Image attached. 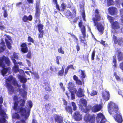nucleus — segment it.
<instances>
[{
    "label": "nucleus",
    "instance_id": "ddd939ff",
    "mask_svg": "<svg viewBox=\"0 0 123 123\" xmlns=\"http://www.w3.org/2000/svg\"><path fill=\"white\" fill-rule=\"evenodd\" d=\"M54 118L55 122L58 123H62L63 122V118L61 116L58 114L54 115Z\"/></svg>",
    "mask_w": 123,
    "mask_h": 123
},
{
    "label": "nucleus",
    "instance_id": "2f4dec72",
    "mask_svg": "<svg viewBox=\"0 0 123 123\" xmlns=\"http://www.w3.org/2000/svg\"><path fill=\"white\" fill-rule=\"evenodd\" d=\"M81 81L77 79V85L82 86H83L84 84V80L83 79H81Z\"/></svg>",
    "mask_w": 123,
    "mask_h": 123
},
{
    "label": "nucleus",
    "instance_id": "c756f323",
    "mask_svg": "<svg viewBox=\"0 0 123 123\" xmlns=\"http://www.w3.org/2000/svg\"><path fill=\"white\" fill-rule=\"evenodd\" d=\"M65 109L67 112L71 114H72V110L71 107L69 106H66L65 107Z\"/></svg>",
    "mask_w": 123,
    "mask_h": 123
},
{
    "label": "nucleus",
    "instance_id": "13d9d810",
    "mask_svg": "<svg viewBox=\"0 0 123 123\" xmlns=\"http://www.w3.org/2000/svg\"><path fill=\"white\" fill-rule=\"evenodd\" d=\"M34 79H37L39 78V76L37 73H34Z\"/></svg>",
    "mask_w": 123,
    "mask_h": 123
},
{
    "label": "nucleus",
    "instance_id": "c85d7f7f",
    "mask_svg": "<svg viewBox=\"0 0 123 123\" xmlns=\"http://www.w3.org/2000/svg\"><path fill=\"white\" fill-rule=\"evenodd\" d=\"M83 36H80V42L83 43L84 44V45H85L86 43V42L85 41V37L86 36V32H85V35L84 36L83 35Z\"/></svg>",
    "mask_w": 123,
    "mask_h": 123
},
{
    "label": "nucleus",
    "instance_id": "7ed1b4c3",
    "mask_svg": "<svg viewBox=\"0 0 123 123\" xmlns=\"http://www.w3.org/2000/svg\"><path fill=\"white\" fill-rule=\"evenodd\" d=\"M18 101H15L14 103L13 108L14 110L17 111V112H15L14 113V117L19 119L20 118V117L18 113H20L21 116L23 117L25 116L26 111L25 108L22 107H19V106H18Z\"/></svg>",
    "mask_w": 123,
    "mask_h": 123
},
{
    "label": "nucleus",
    "instance_id": "f3484780",
    "mask_svg": "<svg viewBox=\"0 0 123 123\" xmlns=\"http://www.w3.org/2000/svg\"><path fill=\"white\" fill-rule=\"evenodd\" d=\"M6 48L5 43L3 39H1L0 43V53L3 52Z\"/></svg>",
    "mask_w": 123,
    "mask_h": 123
},
{
    "label": "nucleus",
    "instance_id": "f257e3e1",
    "mask_svg": "<svg viewBox=\"0 0 123 123\" xmlns=\"http://www.w3.org/2000/svg\"><path fill=\"white\" fill-rule=\"evenodd\" d=\"M108 110L110 114H112V116L116 121L119 123L122 122V117L121 113L118 112V108L117 105L111 102L109 104Z\"/></svg>",
    "mask_w": 123,
    "mask_h": 123
},
{
    "label": "nucleus",
    "instance_id": "0eeeda50",
    "mask_svg": "<svg viewBox=\"0 0 123 123\" xmlns=\"http://www.w3.org/2000/svg\"><path fill=\"white\" fill-rule=\"evenodd\" d=\"M96 120L97 123H105L106 121L104 116L101 113L97 115Z\"/></svg>",
    "mask_w": 123,
    "mask_h": 123
},
{
    "label": "nucleus",
    "instance_id": "4d7b16f0",
    "mask_svg": "<svg viewBox=\"0 0 123 123\" xmlns=\"http://www.w3.org/2000/svg\"><path fill=\"white\" fill-rule=\"evenodd\" d=\"M97 92L96 91H92L90 94L91 96H94L95 95H96L97 94Z\"/></svg>",
    "mask_w": 123,
    "mask_h": 123
},
{
    "label": "nucleus",
    "instance_id": "bf43d9fd",
    "mask_svg": "<svg viewBox=\"0 0 123 123\" xmlns=\"http://www.w3.org/2000/svg\"><path fill=\"white\" fill-rule=\"evenodd\" d=\"M62 58L60 56H57L56 57V63L58 65L60 64V63L59 62V59H61Z\"/></svg>",
    "mask_w": 123,
    "mask_h": 123
},
{
    "label": "nucleus",
    "instance_id": "bb28decb",
    "mask_svg": "<svg viewBox=\"0 0 123 123\" xmlns=\"http://www.w3.org/2000/svg\"><path fill=\"white\" fill-rule=\"evenodd\" d=\"M118 59L119 61L122 60L123 58V54L122 53L121 50H119L117 51Z\"/></svg>",
    "mask_w": 123,
    "mask_h": 123
},
{
    "label": "nucleus",
    "instance_id": "393cba45",
    "mask_svg": "<svg viewBox=\"0 0 123 123\" xmlns=\"http://www.w3.org/2000/svg\"><path fill=\"white\" fill-rule=\"evenodd\" d=\"M111 25L112 28L114 29H118L119 28V24L117 21L113 22L111 24Z\"/></svg>",
    "mask_w": 123,
    "mask_h": 123
},
{
    "label": "nucleus",
    "instance_id": "c03bdc74",
    "mask_svg": "<svg viewBox=\"0 0 123 123\" xmlns=\"http://www.w3.org/2000/svg\"><path fill=\"white\" fill-rule=\"evenodd\" d=\"M72 105L73 107V110L74 111H75L77 109V107L76 106L75 103L74 102H72Z\"/></svg>",
    "mask_w": 123,
    "mask_h": 123
},
{
    "label": "nucleus",
    "instance_id": "37998d69",
    "mask_svg": "<svg viewBox=\"0 0 123 123\" xmlns=\"http://www.w3.org/2000/svg\"><path fill=\"white\" fill-rule=\"evenodd\" d=\"M1 22H0V30L3 31L6 29V27L4 25H2Z\"/></svg>",
    "mask_w": 123,
    "mask_h": 123
},
{
    "label": "nucleus",
    "instance_id": "a878e982",
    "mask_svg": "<svg viewBox=\"0 0 123 123\" xmlns=\"http://www.w3.org/2000/svg\"><path fill=\"white\" fill-rule=\"evenodd\" d=\"M95 117L94 114L90 115L89 122L90 123H94L95 121Z\"/></svg>",
    "mask_w": 123,
    "mask_h": 123
},
{
    "label": "nucleus",
    "instance_id": "0e129e2a",
    "mask_svg": "<svg viewBox=\"0 0 123 123\" xmlns=\"http://www.w3.org/2000/svg\"><path fill=\"white\" fill-rule=\"evenodd\" d=\"M18 98L17 96V95H14L13 97V100L14 101V102L16 101H18H18Z\"/></svg>",
    "mask_w": 123,
    "mask_h": 123
},
{
    "label": "nucleus",
    "instance_id": "5fc2aeb1",
    "mask_svg": "<svg viewBox=\"0 0 123 123\" xmlns=\"http://www.w3.org/2000/svg\"><path fill=\"white\" fill-rule=\"evenodd\" d=\"M116 2L118 4H120L121 3L123 7V0H116Z\"/></svg>",
    "mask_w": 123,
    "mask_h": 123
},
{
    "label": "nucleus",
    "instance_id": "49530a36",
    "mask_svg": "<svg viewBox=\"0 0 123 123\" xmlns=\"http://www.w3.org/2000/svg\"><path fill=\"white\" fill-rule=\"evenodd\" d=\"M26 57L29 59H31V51H29L26 55Z\"/></svg>",
    "mask_w": 123,
    "mask_h": 123
},
{
    "label": "nucleus",
    "instance_id": "6e6d98bb",
    "mask_svg": "<svg viewBox=\"0 0 123 123\" xmlns=\"http://www.w3.org/2000/svg\"><path fill=\"white\" fill-rule=\"evenodd\" d=\"M58 51L59 53L62 54H64V51L62 49V47H61L60 48L58 49Z\"/></svg>",
    "mask_w": 123,
    "mask_h": 123
},
{
    "label": "nucleus",
    "instance_id": "f8f14e48",
    "mask_svg": "<svg viewBox=\"0 0 123 123\" xmlns=\"http://www.w3.org/2000/svg\"><path fill=\"white\" fill-rule=\"evenodd\" d=\"M20 46L21 47V51L22 52L25 53L28 52V49L27 45L26 43H22L20 44Z\"/></svg>",
    "mask_w": 123,
    "mask_h": 123
},
{
    "label": "nucleus",
    "instance_id": "4468645a",
    "mask_svg": "<svg viewBox=\"0 0 123 123\" xmlns=\"http://www.w3.org/2000/svg\"><path fill=\"white\" fill-rule=\"evenodd\" d=\"M113 40L115 44H118L119 45H121L123 43L122 40L121 38H118L117 37L113 35Z\"/></svg>",
    "mask_w": 123,
    "mask_h": 123
},
{
    "label": "nucleus",
    "instance_id": "4be33fe9",
    "mask_svg": "<svg viewBox=\"0 0 123 123\" xmlns=\"http://www.w3.org/2000/svg\"><path fill=\"white\" fill-rule=\"evenodd\" d=\"M78 75L81 79H83L85 78L86 75L85 74L84 71L81 70H79L78 71Z\"/></svg>",
    "mask_w": 123,
    "mask_h": 123
},
{
    "label": "nucleus",
    "instance_id": "8fccbe9b",
    "mask_svg": "<svg viewBox=\"0 0 123 123\" xmlns=\"http://www.w3.org/2000/svg\"><path fill=\"white\" fill-rule=\"evenodd\" d=\"M82 119L81 115L80 114L79 112H77V121L81 120Z\"/></svg>",
    "mask_w": 123,
    "mask_h": 123
},
{
    "label": "nucleus",
    "instance_id": "1a4fd4ad",
    "mask_svg": "<svg viewBox=\"0 0 123 123\" xmlns=\"http://www.w3.org/2000/svg\"><path fill=\"white\" fill-rule=\"evenodd\" d=\"M36 11L35 13L34 18L35 19H37L39 22H40V12L39 7V5L37 4H36L35 7Z\"/></svg>",
    "mask_w": 123,
    "mask_h": 123
},
{
    "label": "nucleus",
    "instance_id": "ea45409f",
    "mask_svg": "<svg viewBox=\"0 0 123 123\" xmlns=\"http://www.w3.org/2000/svg\"><path fill=\"white\" fill-rule=\"evenodd\" d=\"M66 6L65 4L64 3H62L61 5L60 11L63 12L64 11Z\"/></svg>",
    "mask_w": 123,
    "mask_h": 123
},
{
    "label": "nucleus",
    "instance_id": "4c0bfd02",
    "mask_svg": "<svg viewBox=\"0 0 123 123\" xmlns=\"http://www.w3.org/2000/svg\"><path fill=\"white\" fill-rule=\"evenodd\" d=\"M45 108L47 111L50 109L51 105L50 103L47 104L45 105Z\"/></svg>",
    "mask_w": 123,
    "mask_h": 123
},
{
    "label": "nucleus",
    "instance_id": "864d4df0",
    "mask_svg": "<svg viewBox=\"0 0 123 123\" xmlns=\"http://www.w3.org/2000/svg\"><path fill=\"white\" fill-rule=\"evenodd\" d=\"M3 14L4 17V18H6L8 16L7 11L6 10H4L3 12Z\"/></svg>",
    "mask_w": 123,
    "mask_h": 123
},
{
    "label": "nucleus",
    "instance_id": "69168bd1",
    "mask_svg": "<svg viewBox=\"0 0 123 123\" xmlns=\"http://www.w3.org/2000/svg\"><path fill=\"white\" fill-rule=\"evenodd\" d=\"M6 119L4 118L2 119H0V123H5L6 121Z\"/></svg>",
    "mask_w": 123,
    "mask_h": 123
},
{
    "label": "nucleus",
    "instance_id": "79ce46f5",
    "mask_svg": "<svg viewBox=\"0 0 123 123\" xmlns=\"http://www.w3.org/2000/svg\"><path fill=\"white\" fill-rule=\"evenodd\" d=\"M21 103L20 104V107H23L25 105V99H21Z\"/></svg>",
    "mask_w": 123,
    "mask_h": 123
},
{
    "label": "nucleus",
    "instance_id": "09e8293b",
    "mask_svg": "<svg viewBox=\"0 0 123 123\" xmlns=\"http://www.w3.org/2000/svg\"><path fill=\"white\" fill-rule=\"evenodd\" d=\"M13 84L14 85H17V87L19 88H20L21 87V85L18 84V83L16 81V80H14L13 81Z\"/></svg>",
    "mask_w": 123,
    "mask_h": 123
},
{
    "label": "nucleus",
    "instance_id": "72a5a7b5",
    "mask_svg": "<svg viewBox=\"0 0 123 123\" xmlns=\"http://www.w3.org/2000/svg\"><path fill=\"white\" fill-rule=\"evenodd\" d=\"M39 33L38 34V38H42L44 34V30L38 31Z\"/></svg>",
    "mask_w": 123,
    "mask_h": 123
},
{
    "label": "nucleus",
    "instance_id": "e2e57ef3",
    "mask_svg": "<svg viewBox=\"0 0 123 123\" xmlns=\"http://www.w3.org/2000/svg\"><path fill=\"white\" fill-rule=\"evenodd\" d=\"M116 57L115 56H114L113 57V63H114V66L116 67V60L115 59Z\"/></svg>",
    "mask_w": 123,
    "mask_h": 123
},
{
    "label": "nucleus",
    "instance_id": "6ab92c4d",
    "mask_svg": "<svg viewBox=\"0 0 123 123\" xmlns=\"http://www.w3.org/2000/svg\"><path fill=\"white\" fill-rule=\"evenodd\" d=\"M102 108L101 105H97L93 106L92 109V111L96 112L100 110Z\"/></svg>",
    "mask_w": 123,
    "mask_h": 123
},
{
    "label": "nucleus",
    "instance_id": "c9c22d12",
    "mask_svg": "<svg viewBox=\"0 0 123 123\" xmlns=\"http://www.w3.org/2000/svg\"><path fill=\"white\" fill-rule=\"evenodd\" d=\"M38 31L43 30V25L41 24H39L37 25Z\"/></svg>",
    "mask_w": 123,
    "mask_h": 123
},
{
    "label": "nucleus",
    "instance_id": "2eb2a0df",
    "mask_svg": "<svg viewBox=\"0 0 123 123\" xmlns=\"http://www.w3.org/2000/svg\"><path fill=\"white\" fill-rule=\"evenodd\" d=\"M78 25L82 35L84 36H85L86 28L85 26L83 25V22L81 20L79 22Z\"/></svg>",
    "mask_w": 123,
    "mask_h": 123
},
{
    "label": "nucleus",
    "instance_id": "774afa93",
    "mask_svg": "<svg viewBox=\"0 0 123 123\" xmlns=\"http://www.w3.org/2000/svg\"><path fill=\"white\" fill-rule=\"evenodd\" d=\"M16 123H25V121L24 120H21L20 121H17Z\"/></svg>",
    "mask_w": 123,
    "mask_h": 123
},
{
    "label": "nucleus",
    "instance_id": "58836bf2",
    "mask_svg": "<svg viewBox=\"0 0 123 123\" xmlns=\"http://www.w3.org/2000/svg\"><path fill=\"white\" fill-rule=\"evenodd\" d=\"M90 115L89 114H87L85 115L84 118V120L86 122H89Z\"/></svg>",
    "mask_w": 123,
    "mask_h": 123
},
{
    "label": "nucleus",
    "instance_id": "603ef678",
    "mask_svg": "<svg viewBox=\"0 0 123 123\" xmlns=\"http://www.w3.org/2000/svg\"><path fill=\"white\" fill-rule=\"evenodd\" d=\"M108 19L109 20L111 24L112 22L113 21V17H111L110 16H108Z\"/></svg>",
    "mask_w": 123,
    "mask_h": 123
},
{
    "label": "nucleus",
    "instance_id": "9b49d317",
    "mask_svg": "<svg viewBox=\"0 0 123 123\" xmlns=\"http://www.w3.org/2000/svg\"><path fill=\"white\" fill-rule=\"evenodd\" d=\"M68 86L70 92H76V90L75 88L76 86L73 82H69L68 84Z\"/></svg>",
    "mask_w": 123,
    "mask_h": 123
},
{
    "label": "nucleus",
    "instance_id": "a211bd4d",
    "mask_svg": "<svg viewBox=\"0 0 123 123\" xmlns=\"http://www.w3.org/2000/svg\"><path fill=\"white\" fill-rule=\"evenodd\" d=\"M32 19V17L31 15H30L28 17L27 15H24L22 18V20L24 22H26L28 21H31Z\"/></svg>",
    "mask_w": 123,
    "mask_h": 123
},
{
    "label": "nucleus",
    "instance_id": "de8ad7c7",
    "mask_svg": "<svg viewBox=\"0 0 123 123\" xmlns=\"http://www.w3.org/2000/svg\"><path fill=\"white\" fill-rule=\"evenodd\" d=\"M113 4L112 0H107V4L109 6L112 5Z\"/></svg>",
    "mask_w": 123,
    "mask_h": 123
},
{
    "label": "nucleus",
    "instance_id": "412c9836",
    "mask_svg": "<svg viewBox=\"0 0 123 123\" xmlns=\"http://www.w3.org/2000/svg\"><path fill=\"white\" fill-rule=\"evenodd\" d=\"M97 27L99 31L102 34L104 30V27L102 25L101 23H98L97 26Z\"/></svg>",
    "mask_w": 123,
    "mask_h": 123
},
{
    "label": "nucleus",
    "instance_id": "338daca9",
    "mask_svg": "<svg viewBox=\"0 0 123 123\" xmlns=\"http://www.w3.org/2000/svg\"><path fill=\"white\" fill-rule=\"evenodd\" d=\"M95 50H94L92 53V60L94 59V57L95 56Z\"/></svg>",
    "mask_w": 123,
    "mask_h": 123
},
{
    "label": "nucleus",
    "instance_id": "052dcab7",
    "mask_svg": "<svg viewBox=\"0 0 123 123\" xmlns=\"http://www.w3.org/2000/svg\"><path fill=\"white\" fill-rule=\"evenodd\" d=\"M0 114L2 117H4L6 115V113L3 110H2L0 111Z\"/></svg>",
    "mask_w": 123,
    "mask_h": 123
},
{
    "label": "nucleus",
    "instance_id": "6e6552de",
    "mask_svg": "<svg viewBox=\"0 0 123 123\" xmlns=\"http://www.w3.org/2000/svg\"><path fill=\"white\" fill-rule=\"evenodd\" d=\"M100 16L98 14V10H96L95 11L94 17H93L92 18L95 26H96L98 24V21L100 20Z\"/></svg>",
    "mask_w": 123,
    "mask_h": 123
},
{
    "label": "nucleus",
    "instance_id": "a19ab883",
    "mask_svg": "<svg viewBox=\"0 0 123 123\" xmlns=\"http://www.w3.org/2000/svg\"><path fill=\"white\" fill-rule=\"evenodd\" d=\"M50 70L52 72H56L57 71V68L55 67H53L52 66L50 67Z\"/></svg>",
    "mask_w": 123,
    "mask_h": 123
},
{
    "label": "nucleus",
    "instance_id": "20e7f679",
    "mask_svg": "<svg viewBox=\"0 0 123 123\" xmlns=\"http://www.w3.org/2000/svg\"><path fill=\"white\" fill-rule=\"evenodd\" d=\"M76 10L74 9L72 13L69 10H68L65 13L66 16L70 19V21L73 23H75L77 21V18L76 17Z\"/></svg>",
    "mask_w": 123,
    "mask_h": 123
},
{
    "label": "nucleus",
    "instance_id": "3c124183",
    "mask_svg": "<svg viewBox=\"0 0 123 123\" xmlns=\"http://www.w3.org/2000/svg\"><path fill=\"white\" fill-rule=\"evenodd\" d=\"M73 118L75 120L77 121V112L76 111L74 113L72 116Z\"/></svg>",
    "mask_w": 123,
    "mask_h": 123
},
{
    "label": "nucleus",
    "instance_id": "5701e85b",
    "mask_svg": "<svg viewBox=\"0 0 123 123\" xmlns=\"http://www.w3.org/2000/svg\"><path fill=\"white\" fill-rule=\"evenodd\" d=\"M84 92L83 90L80 88L77 92V96L79 97H83L84 96Z\"/></svg>",
    "mask_w": 123,
    "mask_h": 123
},
{
    "label": "nucleus",
    "instance_id": "f03ea898",
    "mask_svg": "<svg viewBox=\"0 0 123 123\" xmlns=\"http://www.w3.org/2000/svg\"><path fill=\"white\" fill-rule=\"evenodd\" d=\"M4 62L7 66L10 65V60L7 57L3 55L1 57H0V68H3L1 70V73L3 76H5L11 69L10 67L5 68V64Z\"/></svg>",
    "mask_w": 123,
    "mask_h": 123
},
{
    "label": "nucleus",
    "instance_id": "473e14b6",
    "mask_svg": "<svg viewBox=\"0 0 123 123\" xmlns=\"http://www.w3.org/2000/svg\"><path fill=\"white\" fill-rule=\"evenodd\" d=\"M5 41L8 48L9 49H11L12 48V46L11 45V43L10 42L6 39H5Z\"/></svg>",
    "mask_w": 123,
    "mask_h": 123
},
{
    "label": "nucleus",
    "instance_id": "b1692460",
    "mask_svg": "<svg viewBox=\"0 0 123 123\" xmlns=\"http://www.w3.org/2000/svg\"><path fill=\"white\" fill-rule=\"evenodd\" d=\"M45 85V86H46L45 88V89L46 91L49 92L51 91V90L50 86V85L47 82H46L43 83Z\"/></svg>",
    "mask_w": 123,
    "mask_h": 123
},
{
    "label": "nucleus",
    "instance_id": "cd10ccee",
    "mask_svg": "<svg viewBox=\"0 0 123 123\" xmlns=\"http://www.w3.org/2000/svg\"><path fill=\"white\" fill-rule=\"evenodd\" d=\"M13 71L15 73H16L19 71V66L18 64L14 65L12 68Z\"/></svg>",
    "mask_w": 123,
    "mask_h": 123
},
{
    "label": "nucleus",
    "instance_id": "9d476101",
    "mask_svg": "<svg viewBox=\"0 0 123 123\" xmlns=\"http://www.w3.org/2000/svg\"><path fill=\"white\" fill-rule=\"evenodd\" d=\"M80 11L81 15L82 16L83 20L84 21H86L85 19V15L84 9V3L82 2L80 3Z\"/></svg>",
    "mask_w": 123,
    "mask_h": 123
},
{
    "label": "nucleus",
    "instance_id": "f704fd0d",
    "mask_svg": "<svg viewBox=\"0 0 123 123\" xmlns=\"http://www.w3.org/2000/svg\"><path fill=\"white\" fill-rule=\"evenodd\" d=\"M43 99L45 101H49L50 99V96L49 95L46 94H45L43 96Z\"/></svg>",
    "mask_w": 123,
    "mask_h": 123
},
{
    "label": "nucleus",
    "instance_id": "7c9ffc66",
    "mask_svg": "<svg viewBox=\"0 0 123 123\" xmlns=\"http://www.w3.org/2000/svg\"><path fill=\"white\" fill-rule=\"evenodd\" d=\"M19 79L20 82L22 83H25L27 81V80L26 78L23 76H20Z\"/></svg>",
    "mask_w": 123,
    "mask_h": 123
},
{
    "label": "nucleus",
    "instance_id": "423d86ee",
    "mask_svg": "<svg viewBox=\"0 0 123 123\" xmlns=\"http://www.w3.org/2000/svg\"><path fill=\"white\" fill-rule=\"evenodd\" d=\"M80 103L82 106H84V108L82 107L81 109L82 111H83L85 113L87 112L91 108L90 106H89L88 108L86 107L87 102L85 99L83 98L81 99L80 101Z\"/></svg>",
    "mask_w": 123,
    "mask_h": 123
},
{
    "label": "nucleus",
    "instance_id": "39448f33",
    "mask_svg": "<svg viewBox=\"0 0 123 123\" xmlns=\"http://www.w3.org/2000/svg\"><path fill=\"white\" fill-rule=\"evenodd\" d=\"M14 80L15 79H13L12 76L11 75H9L6 79L5 85L10 92H13L14 91V89L11 85Z\"/></svg>",
    "mask_w": 123,
    "mask_h": 123
},
{
    "label": "nucleus",
    "instance_id": "dca6fc26",
    "mask_svg": "<svg viewBox=\"0 0 123 123\" xmlns=\"http://www.w3.org/2000/svg\"><path fill=\"white\" fill-rule=\"evenodd\" d=\"M102 97L103 98L105 101L108 100L110 97L109 92L107 90H105L104 92H103L102 93Z\"/></svg>",
    "mask_w": 123,
    "mask_h": 123
},
{
    "label": "nucleus",
    "instance_id": "680f3d73",
    "mask_svg": "<svg viewBox=\"0 0 123 123\" xmlns=\"http://www.w3.org/2000/svg\"><path fill=\"white\" fill-rule=\"evenodd\" d=\"M28 103L30 108H31L33 105L31 101V100L29 101L28 102Z\"/></svg>",
    "mask_w": 123,
    "mask_h": 123
},
{
    "label": "nucleus",
    "instance_id": "aec40b11",
    "mask_svg": "<svg viewBox=\"0 0 123 123\" xmlns=\"http://www.w3.org/2000/svg\"><path fill=\"white\" fill-rule=\"evenodd\" d=\"M108 10L111 15H115L117 13V9L115 7H110Z\"/></svg>",
    "mask_w": 123,
    "mask_h": 123
},
{
    "label": "nucleus",
    "instance_id": "e433bc0d",
    "mask_svg": "<svg viewBox=\"0 0 123 123\" xmlns=\"http://www.w3.org/2000/svg\"><path fill=\"white\" fill-rule=\"evenodd\" d=\"M64 68H62L61 70L58 72V76H62L63 75L64 72Z\"/></svg>",
    "mask_w": 123,
    "mask_h": 123
},
{
    "label": "nucleus",
    "instance_id": "a18cd8bd",
    "mask_svg": "<svg viewBox=\"0 0 123 123\" xmlns=\"http://www.w3.org/2000/svg\"><path fill=\"white\" fill-rule=\"evenodd\" d=\"M27 41L29 42H31L32 43H34L33 39L31 37L29 36L28 37Z\"/></svg>",
    "mask_w": 123,
    "mask_h": 123
}]
</instances>
